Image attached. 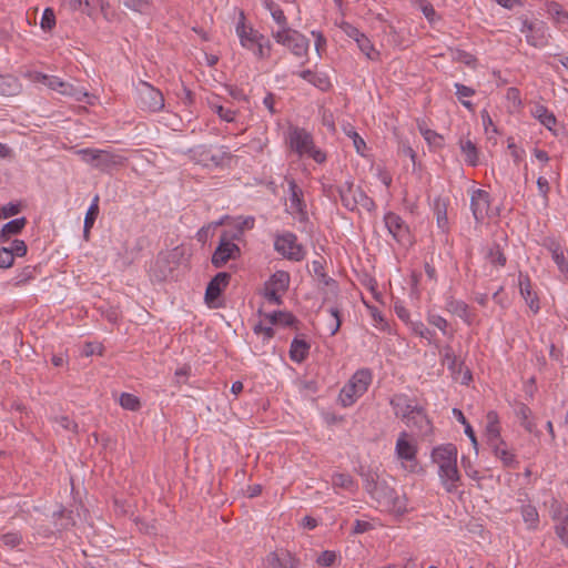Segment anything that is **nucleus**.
I'll use <instances>...</instances> for the list:
<instances>
[{
  "label": "nucleus",
  "mask_w": 568,
  "mask_h": 568,
  "mask_svg": "<svg viewBox=\"0 0 568 568\" xmlns=\"http://www.w3.org/2000/svg\"><path fill=\"white\" fill-rule=\"evenodd\" d=\"M457 447L444 444L432 450V460L438 466V476L445 490L453 494L458 488L460 474L457 467Z\"/></svg>",
  "instance_id": "f257e3e1"
},
{
  "label": "nucleus",
  "mask_w": 568,
  "mask_h": 568,
  "mask_svg": "<svg viewBox=\"0 0 568 568\" xmlns=\"http://www.w3.org/2000/svg\"><path fill=\"white\" fill-rule=\"evenodd\" d=\"M236 34L243 48L251 50L257 59H268L271 57L272 44L264 34L245 24V16L240 13V20L236 23Z\"/></svg>",
  "instance_id": "f03ea898"
},
{
  "label": "nucleus",
  "mask_w": 568,
  "mask_h": 568,
  "mask_svg": "<svg viewBox=\"0 0 568 568\" xmlns=\"http://www.w3.org/2000/svg\"><path fill=\"white\" fill-rule=\"evenodd\" d=\"M75 153L84 163L102 173H111L126 163V158L110 150L85 148Z\"/></svg>",
  "instance_id": "7ed1b4c3"
},
{
  "label": "nucleus",
  "mask_w": 568,
  "mask_h": 568,
  "mask_svg": "<svg viewBox=\"0 0 568 568\" xmlns=\"http://www.w3.org/2000/svg\"><path fill=\"white\" fill-rule=\"evenodd\" d=\"M337 194L342 202V205L351 212L357 211L358 206H362L367 212L375 210L376 205L372 197H369L361 186L354 185L352 179L346 180L343 184L336 187Z\"/></svg>",
  "instance_id": "20e7f679"
},
{
  "label": "nucleus",
  "mask_w": 568,
  "mask_h": 568,
  "mask_svg": "<svg viewBox=\"0 0 568 568\" xmlns=\"http://www.w3.org/2000/svg\"><path fill=\"white\" fill-rule=\"evenodd\" d=\"M369 496L377 501L379 507L395 516L402 517L408 513L406 496H399L385 480Z\"/></svg>",
  "instance_id": "39448f33"
},
{
  "label": "nucleus",
  "mask_w": 568,
  "mask_h": 568,
  "mask_svg": "<svg viewBox=\"0 0 568 568\" xmlns=\"http://www.w3.org/2000/svg\"><path fill=\"white\" fill-rule=\"evenodd\" d=\"M372 372L368 368L358 369L341 389L338 400L343 407L352 406L363 396L372 383Z\"/></svg>",
  "instance_id": "423d86ee"
},
{
  "label": "nucleus",
  "mask_w": 568,
  "mask_h": 568,
  "mask_svg": "<svg viewBox=\"0 0 568 568\" xmlns=\"http://www.w3.org/2000/svg\"><path fill=\"white\" fill-rule=\"evenodd\" d=\"M274 40L286 47L294 55L304 57L307 54L310 40L300 31L286 26L283 29L272 32Z\"/></svg>",
  "instance_id": "0eeeda50"
},
{
  "label": "nucleus",
  "mask_w": 568,
  "mask_h": 568,
  "mask_svg": "<svg viewBox=\"0 0 568 568\" xmlns=\"http://www.w3.org/2000/svg\"><path fill=\"white\" fill-rule=\"evenodd\" d=\"M274 250L283 257L294 262L304 260L306 255L304 246L297 242L296 234L292 232H285L276 235Z\"/></svg>",
  "instance_id": "6e6552de"
},
{
  "label": "nucleus",
  "mask_w": 568,
  "mask_h": 568,
  "mask_svg": "<svg viewBox=\"0 0 568 568\" xmlns=\"http://www.w3.org/2000/svg\"><path fill=\"white\" fill-rule=\"evenodd\" d=\"M32 80L34 82L42 83L48 88L60 92L63 95L74 98L77 101H82L83 97L88 95V93L84 92L82 89H79L69 82H64L62 79L55 75H48L41 72H34L32 75Z\"/></svg>",
  "instance_id": "1a4fd4ad"
},
{
  "label": "nucleus",
  "mask_w": 568,
  "mask_h": 568,
  "mask_svg": "<svg viewBox=\"0 0 568 568\" xmlns=\"http://www.w3.org/2000/svg\"><path fill=\"white\" fill-rule=\"evenodd\" d=\"M521 33H526V42L534 48H544L548 44V27L544 21H529L521 19Z\"/></svg>",
  "instance_id": "9d476101"
},
{
  "label": "nucleus",
  "mask_w": 568,
  "mask_h": 568,
  "mask_svg": "<svg viewBox=\"0 0 568 568\" xmlns=\"http://www.w3.org/2000/svg\"><path fill=\"white\" fill-rule=\"evenodd\" d=\"M138 105L149 112H159L164 108V97L150 83L142 82L138 88Z\"/></svg>",
  "instance_id": "9b49d317"
},
{
  "label": "nucleus",
  "mask_w": 568,
  "mask_h": 568,
  "mask_svg": "<svg viewBox=\"0 0 568 568\" xmlns=\"http://www.w3.org/2000/svg\"><path fill=\"white\" fill-rule=\"evenodd\" d=\"M312 270L320 285H323L322 287H320L323 294V304L335 301L338 297V284L334 278L329 277L325 273L324 260H314L312 262Z\"/></svg>",
  "instance_id": "f8f14e48"
},
{
  "label": "nucleus",
  "mask_w": 568,
  "mask_h": 568,
  "mask_svg": "<svg viewBox=\"0 0 568 568\" xmlns=\"http://www.w3.org/2000/svg\"><path fill=\"white\" fill-rule=\"evenodd\" d=\"M417 453L418 447L415 440L406 430L400 432L395 445V455L399 460L408 463L407 468L410 471H414L417 466Z\"/></svg>",
  "instance_id": "ddd939ff"
},
{
  "label": "nucleus",
  "mask_w": 568,
  "mask_h": 568,
  "mask_svg": "<svg viewBox=\"0 0 568 568\" xmlns=\"http://www.w3.org/2000/svg\"><path fill=\"white\" fill-rule=\"evenodd\" d=\"M230 280L231 274L227 272H220L211 278L204 295L205 303L209 307L217 308L222 306L220 297L227 287Z\"/></svg>",
  "instance_id": "4468645a"
},
{
  "label": "nucleus",
  "mask_w": 568,
  "mask_h": 568,
  "mask_svg": "<svg viewBox=\"0 0 568 568\" xmlns=\"http://www.w3.org/2000/svg\"><path fill=\"white\" fill-rule=\"evenodd\" d=\"M240 254V247L229 239L226 233H223L212 255L211 262L214 267L220 268L229 261L237 258Z\"/></svg>",
  "instance_id": "2eb2a0df"
},
{
  "label": "nucleus",
  "mask_w": 568,
  "mask_h": 568,
  "mask_svg": "<svg viewBox=\"0 0 568 568\" xmlns=\"http://www.w3.org/2000/svg\"><path fill=\"white\" fill-rule=\"evenodd\" d=\"M384 223L393 239L402 245H410L412 237L408 225L394 212H387L384 215Z\"/></svg>",
  "instance_id": "dca6fc26"
},
{
  "label": "nucleus",
  "mask_w": 568,
  "mask_h": 568,
  "mask_svg": "<svg viewBox=\"0 0 568 568\" xmlns=\"http://www.w3.org/2000/svg\"><path fill=\"white\" fill-rule=\"evenodd\" d=\"M490 194L481 189H476L470 195V210L477 224H481L490 207Z\"/></svg>",
  "instance_id": "f3484780"
},
{
  "label": "nucleus",
  "mask_w": 568,
  "mask_h": 568,
  "mask_svg": "<svg viewBox=\"0 0 568 568\" xmlns=\"http://www.w3.org/2000/svg\"><path fill=\"white\" fill-rule=\"evenodd\" d=\"M406 425L410 428H415L418 435L427 436L433 430V424L429 419L426 409L418 405L417 408L408 417L404 419Z\"/></svg>",
  "instance_id": "a211bd4d"
},
{
  "label": "nucleus",
  "mask_w": 568,
  "mask_h": 568,
  "mask_svg": "<svg viewBox=\"0 0 568 568\" xmlns=\"http://www.w3.org/2000/svg\"><path fill=\"white\" fill-rule=\"evenodd\" d=\"M290 146L300 156H304L314 144L313 135L305 129L294 128L288 135Z\"/></svg>",
  "instance_id": "6ab92c4d"
},
{
  "label": "nucleus",
  "mask_w": 568,
  "mask_h": 568,
  "mask_svg": "<svg viewBox=\"0 0 568 568\" xmlns=\"http://www.w3.org/2000/svg\"><path fill=\"white\" fill-rule=\"evenodd\" d=\"M290 207L298 214V220L305 222L308 219L304 194L294 179L288 181Z\"/></svg>",
  "instance_id": "aec40b11"
},
{
  "label": "nucleus",
  "mask_w": 568,
  "mask_h": 568,
  "mask_svg": "<svg viewBox=\"0 0 568 568\" xmlns=\"http://www.w3.org/2000/svg\"><path fill=\"white\" fill-rule=\"evenodd\" d=\"M413 403L414 399L404 393L394 394L389 398V405L393 408L394 415L402 420L413 414L415 408H417L418 405H414Z\"/></svg>",
  "instance_id": "412c9836"
},
{
  "label": "nucleus",
  "mask_w": 568,
  "mask_h": 568,
  "mask_svg": "<svg viewBox=\"0 0 568 568\" xmlns=\"http://www.w3.org/2000/svg\"><path fill=\"white\" fill-rule=\"evenodd\" d=\"M265 566L266 568H298L300 560L287 550H278L268 554Z\"/></svg>",
  "instance_id": "4be33fe9"
},
{
  "label": "nucleus",
  "mask_w": 568,
  "mask_h": 568,
  "mask_svg": "<svg viewBox=\"0 0 568 568\" xmlns=\"http://www.w3.org/2000/svg\"><path fill=\"white\" fill-rule=\"evenodd\" d=\"M519 292L525 302L527 303L530 311L537 314L540 310L539 297L536 292L532 291L531 281L528 274L519 272Z\"/></svg>",
  "instance_id": "5701e85b"
},
{
  "label": "nucleus",
  "mask_w": 568,
  "mask_h": 568,
  "mask_svg": "<svg viewBox=\"0 0 568 568\" xmlns=\"http://www.w3.org/2000/svg\"><path fill=\"white\" fill-rule=\"evenodd\" d=\"M544 246L550 252L551 257L556 263L558 270L568 280V258L566 257L565 250L562 248L560 243L552 237H547L544 242Z\"/></svg>",
  "instance_id": "b1692460"
},
{
  "label": "nucleus",
  "mask_w": 568,
  "mask_h": 568,
  "mask_svg": "<svg viewBox=\"0 0 568 568\" xmlns=\"http://www.w3.org/2000/svg\"><path fill=\"white\" fill-rule=\"evenodd\" d=\"M445 310L459 318H462L467 325H471L474 315L469 311L468 304L462 300H456L453 295H448L445 298Z\"/></svg>",
  "instance_id": "393cba45"
},
{
  "label": "nucleus",
  "mask_w": 568,
  "mask_h": 568,
  "mask_svg": "<svg viewBox=\"0 0 568 568\" xmlns=\"http://www.w3.org/2000/svg\"><path fill=\"white\" fill-rule=\"evenodd\" d=\"M487 426H486V436L487 444L490 446L500 443L504 444V440L500 437V426L498 420V415L496 412H489L487 414Z\"/></svg>",
  "instance_id": "a878e982"
},
{
  "label": "nucleus",
  "mask_w": 568,
  "mask_h": 568,
  "mask_svg": "<svg viewBox=\"0 0 568 568\" xmlns=\"http://www.w3.org/2000/svg\"><path fill=\"white\" fill-rule=\"evenodd\" d=\"M311 345L303 338L295 337L291 342L290 358L295 363L304 362L310 354Z\"/></svg>",
  "instance_id": "bb28decb"
},
{
  "label": "nucleus",
  "mask_w": 568,
  "mask_h": 568,
  "mask_svg": "<svg viewBox=\"0 0 568 568\" xmlns=\"http://www.w3.org/2000/svg\"><path fill=\"white\" fill-rule=\"evenodd\" d=\"M493 449L494 455L501 460L504 467L507 468H517L519 465V462L516 459L515 454H513L510 450L507 449L506 443L504 444L497 443L493 446H490Z\"/></svg>",
  "instance_id": "cd10ccee"
},
{
  "label": "nucleus",
  "mask_w": 568,
  "mask_h": 568,
  "mask_svg": "<svg viewBox=\"0 0 568 568\" xmlns=\"http://www.w3.org/2000/svg\"><path fill=\"white\" fill-rule=\"evenodd\" d=\"M266 318L272 325H283L285 327H296L298 320L291 312L274 311L266 315Z\"/></svg>",
  "instance_id": "c85d7f7f"
},
{
  "label": "nucleus",
  "mask_w": 568,
  "mask_h": 568,
  "mask_svg": "<svg viewBox=\"0 0 568 568\" xmlns=\"http://www.w3.org/2000/svg\"><path fill=\"white\" fill-rule=\"evenodd\" d=\"M27 224L24 216L18 217L6 223L0 231V241L7 242L11 235H18L22 232Z\"/></svg>",
  "instance_id": "c756f323"
},
{
  "label": "nucleus",
  "mask_w": 568,
  "mask_h": 568,
  "mask_svg": "<svg viewBox=\"0 0 568 568\" xmlns=\"http://www.w3.org/2000/svg\"><path fill=\"white\" fill-rule=\"evenodd\" d=\"M213 149L211 145L200 144L189 149L187 154L191 160L203 166H210V155Z\"/></svg>",
  "instance_id": "7c9ffc66"
},
{
  "label": "nucleus",
  "mask_w": 568,
  "mask_h": 568,
  "mask_svg": "<svg viewBox=\"0 0 568 568\" xmlns=\"http://www.w3.org/2000/svg\"><path fill=\"white\" fill-rule=\"evenodd\" d=\"M298 75L322 91H327L331 88L328 77L323 73H316L307 69L301 71Z\"/></svg>",
  "instance_id": "2f4dec72"
},
{
  "label": "nucleus",
  "mask_w": 568,
  "mask_h": 568,
  "mask_svg": "<svg viewBox=\"0 0 568 568\" xmlns=\"http://www.w3.org/2000/svg\"><path fill=\"white\" fill-rule=\"evenodd\" d=\"M444 362L447 363V367L449 372L452 373L454 378H458L462 371L464 369V362L459 361L458 357L455 355L453 348L447 345L444 348Z\"/></svg>",
  "instance_id": "473e14b6"
},
{
  "label": "nucleus",
  "mask_w": 568,
  "mask_h": 568,
  "mask_svg": "<svg viewBox=\"0 0 568 568\" xmlns=\"http://www.w3.org/2000/svg\"><path fill=\"white\" fill-rule=\"evenodd\" d=\"M520 514L523 517L524 523L527 526L528 530H536L539 526V514L537 508L531 505H524L520 508Z\"/></svg>",
  "instance_id": "72a5a7b5"
},
{
  "label": "nucleus",
  "mask_w": 568,
  "mask_h": 568,
  "mask_svg": "<svg viewBox=\"0 0 568 568\" xmlns=\"http://www.w3.org/2000/svg\"><path fill=\"white\" fill-rule=\"evenodd\" d=\"M531 113L548 130H551L552 126L557 123L555 114L542 104H536Z\"/></svg>",
  "instance_id": "f704fd0d"
},
{
  "label": "nucleus",
  "mask_w": 568,
  "mask_h": 568,
  "mask_svg": "<svg viewBox=\"0 0 568 568\" xmlns=\"http://www.w3.org/2000/svg\"><path fill=\"white\" fill-rule=\"evenodd\" d=\"M290 274L286 271H276L271 275L270 280L265 283V285L270 287H274L281 293H285L290 286Z\"/></svg>",
  "instance_id": "c9c22d12"
},
{
  "label": "nucleus",
  "mask_w": 568,
  "mask_h": 568,
  "mask_svg": "<svg viewBox=\"0 0 568 568\" xmlns=\"http://www.w3.org/2000/svg\"><path fill=\"white\" fill-rule=\"evenodd\" d=\"M20 91L19 80L13 75H0V95L11 97Z\"/></svg>",
  "instance_id": "e433bc0d"
},
{
  "label": "nucleus",
  "mask_w": 568,
  "mask_h": 568,
  "mask_svg": "<svg viewBox=\"0 0 568 568\" xmlns=\"http://www.w3.org/2000/svg\"><path fill=\"white\" fill-rule=\"evenodd\" d=\"M531 409L524 403L516 407V416L520 419V425L528 432L534 433L536 429L535 423L531 420Z\"/></svg>",
  "instance_id": "4c0bfd02"
},
{
  "label": "nucleus",
  "mask_w": 568,
  "mask_h": 568,
  "mask_svg": "<svg viewBox=\"0 0 568 568\" xmlns=\"http://www.w3.org/2000/svg\"><path fill=\"white\" fill-rule=\"evenodd\" d=\"M263 6L266 10L270 11L273 20L280 26V29H283L286 26H288L287 18L284 11L280 8L277 3L274 2V0H263Z\"/></svg>",
  "instance_id": "58836bf2"
},
{
  "label": "nucleus",
  "mask_w": 568,
  "mask_h": 568,
  "mask_svg": "<svg viewBox=\"0 0 568 568\" xmlns=\"http://www.w3.org/2000/svg\"><path fill=\"white\" fill-rule=\"evenodd\" d=\"M546 11L557 24L568 23V12L556 1L547 3Z\"/></svg>",
  "instance_id": "ea45409f"
},
{
  "label": "nucleus",
  "mask_w": 568,
  "mask_h": 568,
  "mask_svg": "<svg viewBox=\"0 0 568 568\" xmlns=\"http://www.w3.org/2000/svg\"><path fill=\"white\" fill-rule=\"evenodd\" d=\"M460 150L465 155V162L470 166L478 164V150L476 144L470 140H460Z\"/></svg>",
  "instance_id": "a19ab883"
},
{
  "label": "nucleus",
  "mask_w": 568,
  "mask_h": 568,
  "mask_svg": "<svg viewBox=\"0 0 568 568\" xmlns=\"http://www.w3.org/2000/svg\"><path fill=\"white\" fill-rule=\"evenodd\" d=\"M549 516L556 523L568 520V506L552 498L549 504Z\"/></svg>",
  "instance_id": "79ce46f5"
},
{
  "label": "nucleus",
  "mask_w": 568,
  "mask_h": 568,
  "mask_svg": "<svg viewBox=\"0 0 568 568\" xmlns=\"http://www.w3.org/2000/svg\"><path fill=\"white\" fill-rule=\"evenodd\" d=\"M53 518L54 525L59 531L67 530L74 526V519L71 510L62 508L59 511L53 513Z\"/></svg>",
  "instance_id": "37998d69"
},
{
  "label": "nucleus",
  "mask_w": 568,
  "mask_h": 568,
  "mask_svg": "<svg viewBox=\"0 0 568 568\" xmlns=\"http://www.w3.org/2000/svg\"><path fill=\"white\" fill-rule=\"evenodd\" d=\"M233 155L224 145L220 146L216 151H212L210 155V166L221 168L232 160Z\"/></svg>",
  "instance_id": "c03bdc74"
},
{
  "label": "nucleus",
  "mask_w": 568,
  "mask_h": 568,
  "mask_svg": "<svg viewBox=\"0 0 568 568\" xmlns=\"http://www.w3.org/2000/svg\"><path fill=\"white\" fill-rule=\"evenodd\" d=\"M332 485L334 487L343 488L348 491L356 489V483L349 474L336 473L332 475Z\"/></svg>",
  "instance_id": "a18cd8bd"
},
{
  "label": "nucleus",
  "mask_w": 568,
  "mask_h": 568,
  "mask_svg": "<svg viewBox=\"0 0 568 568\" xmlns=\"http://www.w3.org/2000/svg\"><path fill=\"white\" fill-rule=\"evenodd\" d=\"M435 214H436V222L438 229H440L443 232L448 231V217H447V207L444 202H440L439 200L435 201Z\"/></svg>",
  "instance_id": "49530a36"
},
{
  "label": "nucleus",
  "mask_w": 568,
  "mask_h": 568,
  "mask_svg": "<svg viewBox=\"0 0 568 568\" xmlns=\"http://www.w3.org/2000/svg\"><path fill=\"white\" fill-rule=\"evenodd\" d=\"M99 215V196L95 195L91 205L89 206L85 217H84V229H87V232H90V230L93 227L95 220Z\"/></svg>",
  "instance_id": "de8ad7c7"
},
{
  "label": "nucleus",
  "mask_w": 568,
  "mask_h": 568,
  "mask_svg": "<svg viewBox=\"0 0 568 568\" xmlns=\"http://www.w3.org/2000/svg\"><path fill=\"white\" fill-rule=\"evenodd\" d=\"M487 258L494 265L504 267L507 263V257L500 248V245L494 243V245L489 248L487 253Z\"/></svg>",
  "instance_id": "09e8293b"
},
{
  "label": "nucleus",
  "mask_w": 568,
  "mask_h": 568,
  "mask_svg": "<svg viewBox=\"0 0 568 568\" xmlns=\"http://www.w3.org/2000/svg\"><path fill=\"white\" fill-rule=\"evenodd\" d=\"M361 476L364 480V488L371 495L377 486L382 483L378 479V475L372 469L363 470Z\"/></svg>",
  "instance_id": "8fccbe9b"
},
{
  "label": "nucleus",
  "mask_w": 568,
  "mask_h": 568,
  "mask_svg": "<svg viewBox=\"0 0 568 568\" xmlns=\"http://www.w3.org/2000/svg\"><path fill=\"white\" fill-rule=\"evenodd\" d=\"M420 134L430 146L440 149L444 145V138L434 130L419 126Z\"/></svg>",
  "instance_id": "3c124183"
},
{
  "label": "nucleus",
  "mask_w": 568,
  "mask_h": 568,
  "mask_svg": "<svg viewBox=\"0 0 568 568\" xmlns=\"http://www.w3.org/2000/svg\"><path fill=\"white\" fill-rule=\"evenodd\" d=\"M119 403L122 408L131 412H136L141 408L139 397L130 393H122Z\"/></svg>",
  "instance_id": "603ef678"
},
{
  "label": "nucleus",
  "mask_w": 568,
  "mask_h": 568,
  "mask_svg": "<svg viewBox=\"0 0 568 568\" xmlns=\"http://www.w3.org/2000/svg\"><path fill=\"white\" fill-rule=\"evenodd\" d=\"M453 60L470 68H475L477 64V58L474 54L460 49L453 51Z\"/></svg>",
  "instance_id": "864d4df0"
},
{
  "label": "nucleus",
  "mask_w": 568,
  "mask_h": 568,
  "mask_svg": "<svg viewBox=\"0 0 568 568\" xmlns=\"http://www.w3.org/2000/svg\"><path fill=\"white\" fill-rule=\"evenodd\" d=\"M328 312L332 316V320L328 324L329 335L334 336L341 328L342 325V313L341 310L336 306H331Z\"/></svg>",
  "instance_id": "5fc2aeb1"
},
{
  "label": "nucleus",
  "mask_w": 568,
  "mask_h": 568,
  "mask_svg": "<svg viewBox=\"0 0 568 568\" xmlns=\"http://www.w3.org/2000/svg\"><path fill=\"white\" fill-rule=\"evenodd\" d=\"M359 50L371 60H375L378 52L375 51L372 41L364 34L356 41Z\"/></svg>",
  "instance_id": "6e6d98bb"
},
{
  "label": "nucleus",
  "mask_w": 568,
  "mask_h": 568,
  "mask_svg": "<svg viewBox=\"0 0 568 568\" xmlns=\"http://www.w3.org/2000/svg\"><path fill=\"white\" fill-rule=\"evenodd\" d=\"M211 109L224 121L233 122L235 120V111L226 109L215 102H210Z\"/></svg>",
  "instance_id": "4d7b16f0"
},
{
  "label": "nucleus",
  "mask_w": 568,
  "mask_h": 568,
  "mask_svg": "<svg viewBox=\"0 0 568 568\" xmlns=\"http://www.w3.org/2000/svg\"><path fill=\"white\" fill-rule=\"evenodd\" d=\"M36 266L28 265L16 277V286H21L34 278Z\"/></svg>",
  "instance_id": "13d9d810"
},
{
  "label": "nucleus",
  "mask_w": 568,
  "mask_h": 568,
  "mask_svg": "<svg viewBox=\"0 0 568 568\" xmlns=\"http://www.w3.org/2000/svg\"><path fill=\"white\" fill-rule=\"evenodd\" d=\"M40 26L44 31H50L55 26V16L51 8L43 11Z\"/></svg>",
  "instance_id": "bf43d9fd"
},
{
  "label": "nucleus",
  "mask_w": 568,
  "mask_h": 568,
  "mask_svg": "<svg viewBox=\"0 0 568 568\" xmlns=\"http://www.w3.org/2000/svg\"><path fill=\"white\" fill-rule=\"evenodd\" d=\"M264 297L268 303L274 305H281L283 303L281 291L275 290L274 287H270L264 285Z\"/></svg>",
  "instance_id": "052dcab7"
},
{
  "label": "nucleus",
  "mask_w": 568,
  "mask_h": 568,
  "mask_svg": "<svg viewBox=\"0 0 568 568\" xmlns=\"http://www.w3.org/2000/svg\"><path fill=\"white\" fill-rule=\"evenodd\" d=\"M555 532L560 541L568 547V519L556 523Z\"/></svg>",
  "instance_id": "680f3d73"
},
{
  "label": "nucleus",
  "mask_w": 568,
  "mask_h": 568,
  "mask_svg": "<svg viewBox=\"0 0 568 568\" xmlns=\"http://www.w3.org/2000/svg\"><path fill=\"white\" fill-rule=\"evenodd\" d=\"M336 558H337V556H336L335 551L324 550L318 556L316 562L322 567H331L336 561Z\"/></svg>",
  "instance_id": "e2e57ef3"
},
{
  "label": "nucleus",
  "mask_w": 568,
  "mask_h": 568,
  "mask_svg": "<svg viewBox=\"0 0 568 568\" xmlns=\"http://www.w3.org/2000/svg\"><path fill=\"white\" fill-rule=\"evenodd\" d=\"M21 209H22V205L21 203L17 202V203H13V202H10L6 205H3L1 209H0V212H1V216L3 219H8V217H11L13 215H17L21 212Z\"/></svg>",
  "instance_id": "0e129e2a"
},
{
  "label": "nucleus",
  "mask_w": 568,
  "mask_h": 568,
  "mask_svg": "<svg viewBox=\"0 0 568 568\" xmlns=\"http://www.w3.org/2000/svg\"><path fill=\"white\" fill-rule=\"evenodd\" d=\"M346 134L353 140L354 148L356 149L357 153L364 154V150L366 149V143L364 139L353 129L346 132Z\"/></svg>",
  "instance_id": "69168bd1"
},
{
  "label": "nucleus",
  "mask_w": 568,
  "mask_h": 568,
  "mask_svg": "<svg viewBox=\"0 0 568 568\" xmlns=\"http://www.w3.org/2000/svg\"><path fill=\"white\" fill-rule=\"evenodd\" d=\"M1 540L6 546L14 548L22 541V536L19 532H6L1 536Z\"/></svg>",
  "instance_id": "338daca9"
},
{
  "label": "nucleus",
  "mask_w": 568,
  "mask_h": 568,
  "mask_svg": "<svg viewBox=\"0 0 568 568\" xmlns=\"http://www.w3.org/2000/svg\"><path fill=\"white\" fill-rule=\"evenodd\" d=\"M423 14L425 16V18L429 21V22H434L436 17H437V13L434 9V6L427 1V0H420V6H419Z\"/></svg>",
  "instance_id": "774afa93"
}]
</instances>
